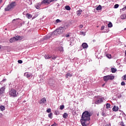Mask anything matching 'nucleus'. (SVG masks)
Returning <instances> with one entry per match:
<instances>
[{"label":"nucleus","mask_w":126,"mask_h":126,"mask_svg":"<svg viewBox=\"0 0 126 126\" xmlns=\"http://www.w3.org/2000/svg\"><path fill=\"white\" fill-rule=\"evenodd\" d=\"M90 117H91V113L86 111L82 114L80 122L82 126H87L90 124Z\"/></svg>","instance_id":"f257e3e1"},{"label":"nucleus","mask_w":126,"mask_h":126,"mask_svg":"<svg viewBox=\"0 0 126 126\" xmlns=\"http://www.w3.org/2000/svg\"><path fill=\"white\" fill-rule=\"evenodd\" d=\"M65 28L64 27H60L58 29H56L54 32H52L51 33H49L47 35H45L43 37V40H47V39H50L51 37H54V36H58L60 34H63V33Z\"/></svg>","instance_id":"f03ea898"},{"label":"nucleus","mask_w":126,"mask_h":126,"mask_svg":"<svg viewBox=\"0 0 126 126\" xmlns=\"http://www.w3.org/2000/svg\"><path fill=\"white\" fill-rule=\"evenodd\" d=\"M15 6H16V3L15 2L12 1L11 3L8 4L6 8H5V11H9L10 9L14 8Z\"/></svg>","instance_id":"7ed1b4c3"},{"label":"nucleus","mask_w":126,"mask_h":126,"mask_svg":"<svg viewBox=\"0 0 126 126\" xmlns=\"http://www.w3.org/2000/svg\"><path fill=\"white\" fill-rule=\"evenodd\" d=\"M114 79H115V76H113L112 75H109L103 76V80L105 82H107V81L109 80H113Z\"/></svg>","instance_id":"20e7f679"},{"label":"nucleus","mask_w":126,"mask_h":126,"mask_svg":"<svg viewBox=\"0 0 126 126\" xmlns=\"http://www.w3.org/2000/svg\"><path fill=\"white\" fill-rule=\"evenodd\" d=\"M9 94L10 97H17V95H18V93L16 92V90L14 89H11L9 92Z\"/></svg>","instance_id":"39448f33"},{"label":"nucleus","mask_w":126,"mask_h":126,"mask_svg":"<svg viewBox=\"0 0 126 126\" xmlns=\"http://www.w3.org/2000/svg\"><path fill=\"white\" fill-rule=\"evenodd\" d=\"M101 111L102 112L101 115L103 117H107V116L109 115L107 112L110 111V110H107V109L104 110V108H101Z\"/></svg>","instance_id":"423d86ee"},{"label":"nucleus","mask_w":126,"mask_h":126,"mask_svg":"<svg viewBox=\"0 0 126 126\" xmlns=\"http://www.w3.org/2000/svg\"><path fill=\"white\" fill-rule=\"evenodd\" d=\"M55 0L57 1L58 0H43L41 3H51V2H53V1H55Z\"/></svg>","instance_id":"0eeeda50"},{"label":"nucleus","mask_w":126,"mask_h":126,"mask_svg":"<svg viewBox=\"0 0 126 126\" xmlns=\"http://www.w3.org/2000/svg\"><path fill=\"white\" fill-rule=\"evenodd\" d=\"M39 104H46V103H47V99L46 98L43 97L39 100Z\"/></svg>","instance_id":"6e6552de"},{"label":"nucleus","mask_w":126,"mask_h":126,"mask_svg":"<svg viewBox=\"0 0 126 126\" xmlns=\"http://www.w3.org/2000/svg\"><path fill=\"white\" fill-rule=\"evenodd\" d=\"M95 103L97 104H101V103H103V98L101 97L98 98L97 100L95 101Z\"/></svg>","instance_id":"1a4fd4ad"},{"label":"nucleus","mask_w":126,"mask_h":126,"mask_svg":"<svg viewBox=\"0 0 126 126\" xmlns=\"http://www.w3.org/2000/svg\"><path fill=\"white\" fill-rule=\"evenodd\" d=\"M41 4H43V3L41 2H39V3H36L34 6L35 8H36V9H39V8L41 7Z\"/></svg>","instance_id":"9d476101"},{"label":"nucleus","mask_w":126,"mask_h":126,"mask_svg":"<svg viewBox=\"0 0 126 126\" xmlns=\"http://www.w3.org/2000/svg\"><path fill=\"white\" fill-rule=\"evenodd\" d=\"M4 90H5V87H2L0 89V95H2L4 93Z\"/></svg>","instance_id":"9b49d317"},{"label":"nucleus","mask_w":126,"mask_h":126,"mask_svg":"<svg viewBox=\"0 0 126 126\" xmlns=\"http://www.w3.org/2000/svg\"><path fill=\"white\" fill-rule=\"evenodd\" d=\"M82 47L83 49H87L88 48V44L86 43H83L82 44Z\"/></svg>","instance_id":"f8f14e48"},{"label":"nucleus","mask_w":126,"mask_h":126,"mask_svg":"<svg viewBox=\"0 0 126 126\" xmlns=\"http://www.w3.org/2000/svg\"><path fill=\"white\" fill-rule=\"evenodd\" d=\"M16 38V41H18V40H22L23 39V36H20L19 35H17L15 36Z\"/></svg>","instance_id":"ddd939ff"},{"label":"nucleus","mask_w":126,"mask_h":126,"mask_svg":"<svg viewBox=\"0 0 126 126\" xmlns=\"http://www.w3.org/2000/svg\"><path fill=\"white\" fill-rule=\"evenodd\" d=\"M112 110L114 112H118V111H119V107L114 106Z\"/></svg>","instance_id":"4468645a"},{"label":"nucleus","mask_w":126,"mask_h":126,"mask_svg":"<svg viewBox=\"0 0 126 126\" xmlns=\"http://www.w3.org/2000/svg\"><path fill=\"white\" fill-rule=\"evenodd\" d=\"M72 77V74H70V73L68 72L65 75V78H68V77Z\"/></svg>","instance_id":"2eb2a0df"},{"label":"nucleus","mask_w":126,"mask_h":126,"mask_svg":"<svg viewBox=\"0 0 126 126\" xmlns=\"http://www.w3.org/2000/svg\"><path fill=\"white\" fill-rule=\"evenodd\" d=\"M15 41H16V38H15V36L10 39V43H13V42H15Z\"/></svg>","instance_id":"dca6fc26"},{"label":"nucleus","mask_w":126,"mask_h":126,"mask_svg":"<svg viewBox=\"0 0 126 126\" xmlns=\"http://www.w3.org/2000/svg\"><path fill=\"white\" fill-rule=\"evenodd\" d=\"M77 15L78 16H80L81 15V13H82V10H79L76 12Z\"/></svg>","instance_id":"f3484780"},{"label":"nucleus","mask_w":126,"mask_h":126,"mask_svg":"<svg viewBox=\"0 0 126 126\" xmlns=\"http://www.w3.org/2000/svg\"><path fill=\"white\" fill-rule=\"evenodd\" d=\"M32 16H33L29 13L26 14V17H27V18H28V19H30L31 18H32Z\"/></svg>","instance_id":"a211bd4d"},{"label":"nucleus","mask_w":126,"mask_h":126,"mask_svg":"<svg viewBox=\"0 0 126 126\" xmlns=\"http://www.w3.org/2000/svg\"><path fill=\"white\" fill-rule=\"evenodd\" d=\"M58 50L59 51H60L61 53H63V47L62 46H60L58 47Z\"/></svg>","instance_id":"6ab92c4d"},{"label":"nucleus","mask_w":126,"mask_h":126,"mask_svg":"<svg viewBox=\"0 0 126 126\" xmlns=\"http://www.w3.org/2000/svg\"><path fill=\"white\" fill-rule=\"evenodd\" d=\"M24 75H25V76H26L27 78H30V76H31V75L28 74V72L25 73Z\"/></svg>","instance_id":"aec40b11"},{"label":"nucleus","mask_w":126,"mask_h":126,"mask_svg":"<svg viewBox=\"0 0 126 126\" xmlns=\"http://www.w3.org/2000/svg\"><path fill=\"white\" fill-rule=\"evenodd\" d=\"M5 110V107L3 105L0 106V111H4Z\"/></svg>","instance_id":"412c9836"},{"label":"nucleus","mask_w":126,"mask_h":126,"mask_svg":"<svg viewBox=\"0 0 126 126\" xmlns=\"http://www.w3.org/2000/svg\"><path fill=\"white\" fill-rule=\"evenodd\" d=\"M63 119H67V117H68V114L66 113H64L63 114Z\"/></svg>","instance_id":"4be33fe9"},{"label":"nucleus","mask_w":126,"mask_h":126,"mask_svg":"<svg viewBox=\"0 0 126 126\" xmlns=\"http://www.w3.org/2000/svg\"><path fill=\"white\" fill-rule=\"evenodd\" d=\"M121 19H126V14H124L123 15H122L121 16Z\"/></svg>","instance_id":"5701e85b"},{"label":"nucleus","mask_w":126,"mask_h":126,"mask_svg":"<svg viewBox=\"0 0 126 126\" xmlns=\"http://www.w3.org/2000/svg\"><path fill=\"white\" fill-rule=\"evenodd\" d=\"M101 9H102V6H101V5H98L96 8V10H101Z\"/></svg>","instance_id":"b1692460"},{"label":"nucleus","mask_w":126,"mask_h":126,"mask_svg":"<svg viewBox=\"0 0 126 126\" xmlns=\"http://www.w3.org/2000/svg\"><path fill=\"white\" fill-rule=\"evenodd\" d=\"M44 58L46 60H49V59H51V57L49 55H45Z\"/></svg>","instance_id":"393cba45"},{"label":"nucleus","mask_w":126,"mask_h":126,"mask_svg":"<svg viewBox=\"0 0 126 126\" xmlns=\"http://www.w3.org/2000/svg\"><path fill=\"white\" fill-rule=\"evenodd\" d=\"M111 104L110 103H106V109H110Z\"/></svg>","instance_id":"a878e982"},{"label":"nucleus","mask_w":126,"mask_h":126,"mask_svg":"<svg viewBox=\"0 0 126 126\" xmlns=\"http://www.w3.org/2000/svg\"><path fill=\"white\" fill-rule=\"evenodd\" d=\"M117 71V69L115 68H111V72L112 73H115Z\"/></svg>","instance_id":"bb28decb"},{"label":"nucleus","mask_w":126,"mask_h":126,"mask_svg":"<svg viewBox=\"0 0 126 126\" xmlns=\"http://www.w3.org/2000/svg\"><path fill=\"white\" fill-rule=\"evenodd\" d=\"M6 81V79H4L1 81L0 82V84L2 85V84H3V83L5 82Z\"/></svg>","instance_id":"cd10ccee"},{"label":"nucleus","mask_w":126,"mask_h":126,"mask_svg":"<svg viewBox=\"0 0 126 126\" xmlns=\"http://www.w3.org/2000/svg\"><path fill=\"white\" fill-rule=\"evenodd\" d=\"M65 9L66 10H70V9H71L70 7L69 6H65Z\"/></svg>","instance_id":"c85d7f7f"},{"label":"nucleus","mask_w":126,"mask_h":126,"mask_svg":"<svg viewBox=\"0 0 126 126\" xmlns=\"http://www.w3.org/2000/svg\"><path fill=\"white\" fill-rule=\"evenodd\" d=\"M108 27H109V28L113 27V24H112L111 22H109L108 24Z\"/></svg>","instance_id":"c756f323"},{"label":"nucleus","mask_w":126,"mask_h":126,"mask_svg":"<svg viewBox=\"0 0 126 126\" xmlns=\"http://www.w3.org/2000/svg\"><path fill=\"white\" fill-rule=\"evenodd\" d=\"M48 117L50 119H53V113H49L48 114Z\"/></svg>","instance_id":"7c9ffc66"},{"label":"nucleus","mask_w":126,"mask_h":126,"mask_svg":"<svg viewBox=\"0 0 126 126\" xmlns=\"http://www.w3.org/2000/svg\"><path fill=\"white\" fill-rule=\"evenodd\" d=\"M64 109V105H62L60 106V110H63Z\"/></svg>","instance_id":"2f4dec72"},{"label":"nucleus","mask_w":126,"mask_h":126,"mask_svg":"<svg viewBox=\"0 0 126 126\" xmlns=\"http://www.w3.org/2000/svg\"><path fill=\"white\" fill-rule=\"evenodd\" d=\"M80 33L81 35H83V36H85V35H86V33H85L84 32H81Z\"/></svg>","instance_id":"473e14b6"},{"label":"nucleus","mask_w":126,"mask_h":126,"mask_svg":"<svg viewBox=\"0 0 126 126\" xmlns=\"http://www.w3.org/2000/svg\"><path fill=\"white\" fill-rule=\"evenodd\" d=\"M106 57L108 59H111V58H112V56L111 55V54H107V55H106Z\"/></svg>","instance_id":"72a5a7b5"},{"label":"nucleus","mask_w":126,"mask_h":126,"mask_svg":"<svg viewBox=\"0 0 126 126\" xmlns=\"http://www.w3.org/2000/svg\"><path fill=\"white\" fill-rule=\"evenodd\" d=\"M56 23H60L62 22V21H61L60 19H57L56 21Z\"/></svg>","instance_id":"f704fd0d"},{"label":"nucleus","mask_w":126,"mask_h":126,"mask_svg":"<svg viewBox=\"0 0 126 126\" xmlns=\"http://www.w3.org/2000/svg\"><path fill=\"white\" fill-rule=\"evenodd\" d=\"M119 125H120V126H126L125 125V123H124L123 122L119 123Z\"/></svg>","instance_id":"c9c22d12"},{"label":"nucleus","mask_w":126,"mask_h":126,"mask_svg":"<svg viewBox=\"0 0 126 126\" xmlns=\"http://www.w3.org/2000/svg\"><path fill=\"white\" fill-rule=\"evenodd\" d=\"M121 85H122V86H125V85H126V83H125V82H124V81L122 82Z\"/></svg>","instance_id":"e433bc0d"},{"label":"nucleus","mask_w":126,"mask_h":126,"mask_svg":"<svg viewBox=\"0 0 126 126\" xmlns=\"http://www.w3.org/2000/svg\"><path fill=\"white\" fill-rule=\"evenodd\" d=\"M118 7H119V4H116L114 5V8H118Z\"/></svg>","instance_id":"4c0bfd02"},{"label":"nucleus","mask_w":126,"mask_h":126,"mask_svg":"<svg viewBox=\"0 0 126 126\" xmlns=\"http://www.w3.org/2000/svg\"><path fill=\"white\" fill-rule=\"evenodd\" d=\"M122 78L124 80H126V75L123 76Z\"/></svg>","instance_id":"58836bf2"},{"label":"nucleus","mask_w":126,"mask_h":126,"mask_svg":"<svg viewBox=\"0 0 126 126\" xmlns=\"http://www.w3.org/2000/svg\"><path fill=\"white\" fill-rule=\"evenodd\" d=\"M46 112H47V113H51V109H50V108L46 110Z\"/></svg>","instance_id":"ea45409f"},{"label":"nucleus","mask_w":126,"mask_h":126,"mask_svg":"<svg viewBox=\"0 0 126 126\" xmlns=\"http://www.w3.org/2000/svg\"><path fill=\"white\" fill-rule=\"evenodd\" d=\"M18 63H22L23 62L22 61V60H19L18 61Z\"/></svg>","instance_id":"a19ab883"},{"label":"nucleus","mask_w":126,"mask_h":126,"mask_svg":"<svg viewBox=\"0 0 126 126\" xmlns=\"http://www.w3.org/2000/svg\"><path fill=\"white\" fill-rule=\"evenodd\" d=\"M51 59H52V60H56V59H57V57H56V56L52 57H51Z\"/></svg>","instance_id":"79ce46f5"},{"label":"nucleus","mask_w":126,"mask_h":126,"mask_svg":"<svg viewBox=\"0 0 126 126\" xmlns=\"http://www.w3.org/2000/svg\"><path fill=\"white\" fill-rule=\"evenodd\" d=\"M105 29V26H102L101 27V30H104Z\"/></svg>","instance_id":"37998d69"},{"label":"nucleus","mask_w":126,"mask_h":126,"mask_svg":"<svg viewBox=\"0 0 126 126\" xmlns=\"http://www.w3.org/2000/svg\"><path fill=\"white\" fill-rule=\"evenodd\" d=\"M70 36V35H69V34H68L65 35V37H66V38H69Z\"/></svg>","instance_id":"c03bdc74"},{"label":"nucleus","mask_w":126,"mask_h":126,"mask_svg":"<svg viewBox=\"0 0 126 126\" xmlns=\"http://www.w3.org/2000/svg\"><path fill=\"white\" fill-rule=\"evenodd\" d=\"M123 116L125 120H126V115L125 113L123 114Z\"/></svg>","instance_id":"a18cd8bd"},{"label":"nucleus","mask_w":126,"mask_h":126,"mask_svg":"<svg viewBox=\"0 0 126 126\" xmlns=\"http://www.w3.org/2000/svg\"><path fill=\"white\" fill-rule=\"evenodd\" d=\"M126 9L125 8V7H124V8H123L122 9V10H123V11H125Z\"/></svg>","instance_id":"49530a36"},{"label":"nucleus","mask_w":126,"mask_h":126,"mask_svg":"<svg viewBox=\"0 0 126 126\" xmlns=\"http://www.w3.org/2000/svg\"><path fill=\"white\" fill-rule=\"evenodd\" d=\"M79 28H83V25H80L79 26Z\"/></svg>","instance_id":"de8ad7c7"},{"label":"nucleus","mask_w":126,"mask_h":126,"mask_svg":"<svg viewBox=\"0 0 126 126\" xmlns=\"http://www.w3.org/2000/svg\"><path fill=\"white\" fill-rule=\"evenodd\" d=\"M59 114H60V113H59V112H58V111H55V114H56V115H59Z\"/></svg>","instance_id":"09e8293b"},{"label":"nucleus","mask_w":126,"mask_h":126,"mask_svg":"<svg viewBox=\"0 0 126 126\" xmlns=\"http://www.w3.org/2000/svg\"><path fill=\"white\" fill-rule=\"evenodd\" d=\"M98 54H99V52H96V53H95V56H98Z\"/></svg>","instance_id":"8fccbe9b"},{"label":"nucleus","mask_w":126,"mask_h":126,"mask_svg":"<svg viewBox=\"0 0 126 126\" xmlns=\"http://www.w3.org/2000/svg\"><path fill=\"white\" fill-rule=\"evenodd\" d=\"M105 126H111V125L107 124V125H105Z\"/></svg>","instance_id":"3c124183"},{"label":"nucleus","mask_w":126,"mask_h":126,"mask_svg":"<svg viewBox=\"0 0 126 126\" xmlns=\"http://www.w3.org/2000/svg\"><path fill=\"white\" fill-rule=\"evenodd\" d=\"M2 2V0H0V4Z\"/></svg>","instance_id":"603ef678"},{"label":"nucleus","mask_w":126,"mask_h":126,"mask_svg":"<svg viewBox=\"0 0 126 126\" xmlns=\"http://www.w3.org/2000/svg\"><path fill=\"white\" fill-rule=\"evenodd\" d=\"M124 30H126V28H125V29H124Z\"/></svg>","instance_id":"864d4df0"},{"label":"nucleus","mask_w":126,"mask_h":126,"mask_svg":"<svg viewBox=\"0 0 126 126\" xmlns=\"http://www.w3.org/2000/svg\"><path fill=\"white\" fill-rule=\"evenodd\" d=\"M14 20H15V19L13 20V21H14Z\"/></svg>","instance_id":"5fc2aeb1"},{"label":"nucleus","mask_w":126,"mask_h":126,"mask_svg":"<svg viewBox=\"0 0 126 126\" xmlns=\"http://www.w3.org/2000/svg\"><path fill=\"white\" fill-rule=\"evenodd\" d=\"M1 49L0 45V49Z\"/></svg>","instance_id":"6e6d98bb"}]
</instances>
